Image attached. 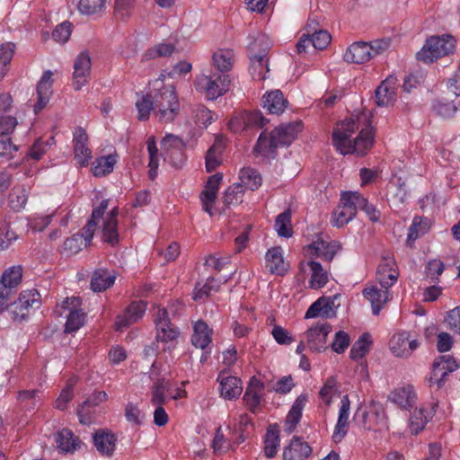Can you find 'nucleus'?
Wrapping results in <instances>:
<instances>
[{
	"label": "nucleus",
	"instance_id": "54",
	"mask_svg": "<svg viewBox=\"0 0 460 460\" xmlns=\"http://www.w3.org/2000/svg\"><path fill=\"white\" fill-rule=\"evenodd\" d=\"M146 147L149 155V171L148 175L151 180H155L157 176V169L159 166V155L158 149L156 146V139L154 136H151L146 140Z\"/></svg>",
	"mask_w": 460,
	"mask_h": 460
},
{
	"label": "nucleus",
	"instance_id": "36",
	"mask_svg": "<svg viewBox=\"0 0 460 460\" xmlns=\"http://www.w3.org/2000/svg\"><path fill=\"white\" fill-rule=\"evenodd\" d=\"M288 102L279 90L267 92L262 96V106L270 113L280 114L287 108Z\"/></svg>",
	"mask_w": 460,
	"mask_h": 460
},
{
	"label": "nucleus",
	"instance_id": "50",
	"mask_svg": "<svg viewBox=\"0 0 460 460\" xmlns=\"http://www.w3.org/2000/svg\"><path fill=\"white\" fill-rule=\"evenodd\" d=\"M239 181L237 184H242L243 190H254L261 186L262 179L255 169L243 168L239 173Z\"/></svg>",
	"mask_w": 460,
	"mask_h": 460
},
{
	"label": "nucleus",
	"instance_id": "48",
	"mask_svg": "<svg viewBox=\"0 0 460 460\" xmlns=\"http://www.w3.org/2000/svg\"><path fill=\"white\" fill-rule=\"evenodd\" d=\"M29 190L25 186H15L9 194L8 204L14 212H20L25 208L28 200Z\"/></svg>",
	"mask_w": 460,
	"mask_h": 460
},
{
	"label": "nucleus",
	"instance_id": "56",
	"mask_svg": "<svg viewBox=\"0 0 460 460\" xmlns=\"http://www.w3.org/2000/svg\"><path fill=\"white\" fill-rule=\"evenodd\" d=\"M106 0H79L78 11L84 15L102 14L106 10Z\"/></svg>",
	"mask_w": 460,
	"mask_h": 460
},
{
	"label": "nucleus",
	"instance_id": "26",
	"mask_svg": "<svg viewBox=\"0 0 460 460\" xmlns=\"http://www.w3.org/2000/svg\"><path fill=\"white\" fill-rule=\"evenodd\" d=\"M4 125L0 129V158L10 159L18 151V147L13 144L10 134L17 125L15 118L8 116L4 119Z\"/></svg>",
	"mask_w": 460,
	"mask_h": 460
},
{
	"label": "nucleus",
	"instance_id": "55",
	"mask_svg": "<svg viewBox=\"0 0 460 460\" xmlns=\"http://www.w3.org/2000/svg\"><path fill=\"white\" fill-rule=\"evenodd\" d=\"M223 141L218 139L214 145L208 150L206 155V169L208 172H212L217 168L221 164L222 152H223Z\"/></svg>",
	"mask_w": 460,
	"mask_h": 460
},
{
	"label": "nucleus",
	"instance_id": "60",
	"mask_svg": "<svg viewBox=\"0 0 460 460\" xmlns=\"http://www.w3.org/2000/svg\"><path fill=\"white\" fill-rule=\"evenodd\" d=\"M18 239V234L10 228V221L4 218L0 225V250L8 249Z\"/></svg>",
	"mask_w": 460,
	"mask_h": 460
},
{
	"label": "nucleus",
	"instance_id": "1",
	"mask_svg": "<svg viewBox=\"0 0 460 460\" xmlns=\"http://www.w3.org/2000/svg\"><path fill=\"white\" fill-rule=\"evenodd\" d=\"M371 117V111H364L352 114L336 125L332 132V144L340 154L364 155L372 148L375 134Z\"/></svg>",
	"mask_w": 460,
	"mask_h": 460
},
{
	"label": "nucleus",
	"instance_id": "63",
	"mask_svg": "<svg viewBox=\"0 0 460 460\" xmlns=\"http://www.w3.org/2000/svg\"><path fill=\"white\" fill-rule=\"evenodd\" d=\"M108 394L105 392H97L93 394V398L84 402V405L78 410L77 415L82 424L89 425L92 418L88 416V406L93 402L94 404L106 401Z\"/></svg>",
	"mask_w": 460,
	"mask_h": 460
},
{
	"label": "nucleus",
	"instance_id": "58",
	"mask_svg": "<svg viewBox=\"0 0 460 460\" xmlns=\"http://www.w3.org/2000/svg\"><path fill=\"white\" fill-rule=\"evenodd\" d=\"M274 227L279 236L286 238L292 236L293 230L289 210H285L277 217Z\"/></svg>",
	"mask_w": 460,
	"mask_h": 460
},
{
	"label": "nucleus",
	"instance_id": "43",
	"mask_svg": "<svg viewBox=\"0 0 460 460\" xmlns=\"http://www.w3.org/2000/svg\"><path fill=\"white\" fill-rule=\"evenodd\" d=\"M116 438L107 431L96 432L93 436V443L97 450L102 455L111 456L115 448Z\"/></svg>",
	"mask_w": 460,
	"mask_h": 460
},
{
	"label": "nucleus",
	"instance_id": "17",
	"mask_svg": "<svg viewBox=\"0 0 460 460\" xmlns=\"http://www.w3.org/2000/svg\"><path fill=\"white\" fill-rule=\"evenodd\" d=\"M419 346V341L408 332L394 334L390 341L391 352L397 358H409Z\"/></svg>",
	"mask_w": 460,
	"mask_h": 460
},
{
	"label": "nucleus",
	"instance_id": "23",
	"mask_svg": "<svg viewBox=\"0 0 460 460\" xmlns=\"http://www.w3.org/2000/svg\"><path fill=\"white\" fill-rule=\"evenodd\" d=\"M146 311V304L143 301L132 302L125 312L117 316L115 328L117 331H122L129 325L139 321Z\"/></svg>",
	"mask_w": 460,
	"mask_h": 460
},
{
	"label": "nucleus",
	"instance_id": "3",
	"mask_svg": "<svg viewBox=\"0 0 460 460\" xmlns=\"http://www.w3.org/2000/svg\"><path fill=\"white\" fill-rule=\"evenodd\" d=\"M153 87L155 106V116L160 122L173 121L180 113L181 104L172 84L165 83L162 75L150 84Z\"/></svg>",
	"mask_w": 460,
	"mask_h": 460
},
{
	"label": "nucleus",
	"instance_id": "41",
	"mask_svg": "<svg viewBox=\"0 0 460 460\" xmlns=\"http://www.w3.org/2000/svg\"><path fill=\"white\" fill-rule=\"evenodd\" d=\"M57 447L65 453L74 452L80 447V440L70 429H63L55 435Z\"/></svg>",
	"mask_w": 460,
	"mask_h": 460
},
{
	"label": "nucleus",
	"instance_id": "53",
	"mask_svg": "<svg viewBox=\"0 0 460 460\" xmlns=\"http://www.w3.org/2000/svg\"><path fill=\"white\" fill-rule=\"evenodd\" d=\"M430 220L426 217H414L409 228L407 243L411 244L420 236L425 234L430 228Z\"/></svg>",
	"mask_w": 460,
	"mask_h": 460
},
{
	"label": "nucleus",
	"instance_id": "40",
	"mask_svg": "<svg viewBox=\"0 0 460 460\" xmlns=\"http://www.w3.org/2000/svg\"><path fill=\"white\" fill-rule=\"evenodd\" d=\"M212 330L203 321H198L193 326L191 342L196 348L206 349L212 341Z\"/></svg>",
	"mask_w": 460,
	"mask_h": 460
},
{
	"label": "nucleus",
	"instance_id": "13",
	"mask_svg": "<svg viewBox=\"0 0 460 460\" xmlns=\"http://www.w3.org/2000/svg\"><path fill=\"white\" fill-rule=\"evenodd\" d=\"M438 403L421 404L416 407L411 413L408 420V429L412 435H418L433 418Z\"/></svg>",
	"mask_w": 460,
	"mask_h": 460
},
{
	"label": "nucleus",
	"instance_id": "18",
	"mask_svg": "<svg viewBox=\"0 0 460 460\" xmlns=\"http://www.w3.org/2000/svg\"><path fill=\"white\" fill-rule=\"evenodd\" d=\"M154 321L157 341L164 343H173L179 336V332L171 324L167 311L164 308L158 307Z\"/></svg>",
	"mask_w": 460,
	"mask_h": 460
},
{
	"label": "nucleus",
	"instance_id": "33",
	"mask_svg": "<svg viewBox=\"0 0 460 460\" xmlns=\"http://www.w3.org/2000/svg\"><path fill=\"white\" fill-rule=\"evenodd\" d=\"M263 394V383L256 376H252L249 381L248 386L243 395V400L253 412L260 406Z\"/></svg>",
	"mask_w": 460,
	"mask_h": 460
},
{
	"label": "nucleus",
	"instance_id": "28",
	"mask_svg": "<svg viewBox=\"0 0 460 460\" xmlns=\"http://www.w3.org/2000/svg\"><path fill=\"white\" fill-rule=\"evenodd\" d=\"M397 78L394 75L387 76L376 89L375 102L379 107L393 105L396 100Z\"/></svg>",
	"mask_w": 460,
	"mask_h": 460
},
{
	"label": "nucleus",
	"instance_id": "64",
	"mask_svg": "<svg viewBox=\"0 0 460 460\" xmlns=\"http://www.w3.org/2000/svg\"><path fill=\"white\" fill-rule=\"evenodd\" d=\"M244 190L242 184L234 183L228 187L224 194V201L227 206L237 205L243 201Z\"/></svg>",
	"mask_w": 460,
	"mask_h": 460
},
{
	"label": "nucleus",
	"instance_id": "2",
	"mask_svg": "<svg viewBox=\"0 0 460 460\" xmlns=\"http://www.w3.org/2000/svg\"><path fill=\"white\" fill-rule=\"evenodd\" d=\"M301 129V121H295L287 125H279L270 133L263 132L260 135L253 151L257 156L263 159H273L279 146L290 145Z\"/></svg>",
	"mask_w": 460,
	"mask_h": 460
},
{
	"label": "nucleus",
	"instance_id": "52",
	"mask_svg": "<svg viewBox=\"0 0 460 460\" xmlns=\"http://www.w3.org/2000/svg\"><path fill=\"white\" fill-rule=\"evenodd\" d=\"M55 145L54 137H49L47 139L40 137L35 140L30 147L26 156L35 161L40 160L43 155Z\"/></svg>",
	"mask_w": 460,
	"mask_h": 460
},
{
	"label": "nucleus",
	"instance_id": "35",
	"mask_svg": "<svg viewBox=\"0 0 460 460\" xmlns=\"http://www.w3.org/2000/svg\"><path fill=\"white\" fill-rule=\"evenodd\" d=\"M306 402L307 395L302 394L296 399L291 406L285 421V431L288 434L292 433L299 423Z\"/></svg>",
	"mask_w": 460,
	"mask_h": 460
},
{
	"label": "nucleus",
	"instance_id": "11",
	"mask_svg": "<svg viewBox=\"0 0 460 460\" xmlns=\"http://www.w3.org/2000/svg\"><path fill=\"white\" fill-rule=\"evenodd\" d=\"M40 305V296L36 289L22 291L17 301L12 306L10 313L14 321L25 319L31 310L39 308Z\"/></svg>",
	"mask_w": 460,
	"mask_h": 460
},
{
	"label": "nucleus",
	"instance_id": "12",
	"mask_svg": "<svg viewBox=\"0 0 460 460\" xmlns=\"http://www.w3.org/2000/svg\"><path fill=\"white\" fill-rule=\"evenodd\" d=\"M361 419L364 429L373 431H380L387 429L385 412L381 405L374 404L368 411L358 408L355 412L354 419Z\"/></svg>",
	"mask_w": 460,
	"mask_h": 460
},
{
	"label": "nucleus",
	"instance_id": "29",
	"mask_svg": "<svg viewBox=\"0 0 460 460\" xmlns=\"http://www.w3.org/2000/svg\"><path fill=\"white\" fill-rule=\"evenodd\" d=\"M417 393L412 385L407 384L394 388L389 400L401 409L409 410L417 402Z\"/></svg>",
	"mask_w": 460,
	"mask_h": 460
},
{
	"label": "nucleus",
	"instance_id": "59",
	"mask_svg": "<svg viewBox=\"0 0 460 460\" xmlns=\"http://www.w3.org/2000/svg\"><path fill=\"white\" fill-rule=\"evenodd\" d=\"M371 346V340L368 334H363L352 345L349 352L350 358L358 360L363 358L369 351Z\"/></svg>",
	"mask_w": 460,
	"mask_h": 460
},
{
	"label": "nucleus",
	"instance_id": "62",
	"mask_svg": "<svg viewBox=\"0 0 460 460\" xmlns=\"http://www.w3.org/2000/svg\"><path fill=\"white\" fill-rule=\"evenodd\" d=\"M211 446L215 454L221 455L227 452L229 449L233 448V447H235L236 445L233 443L231 438L230 440L226 438L222 428L219 427L217 429L215 432V436L212 440Z\"/></svg>",
	"mask_w": 460,
	"mask_h": 460
},
{
	"label": "nucleus",
	"instance_id": "6",
	"mask_svg": "<svg viewBox=\"0 0 460 460\" xmlns=\"http://www.w3.org/2000/svg\"><path fill=\"white\" fill-rule=\"evenodd\" d=\"M456 39L449 35L431 36L427 39L421 49L417 53V58L426 64L446 57L455 51Z\"/></svg>",
	"mask_w": 460,
	"mask_h": 460
},
{
	"label": "nucleus",
	"instance_id": "42",
	"mask_svg": "<svg viewBox=\"0 0 460 460\" xmlns=\"http://www.w3.org/2000/svg\"><path fill=\"white\" fill-rule=\"evenodd\" d=\"M117 162L118 156L115 153L98 157L93 163L92 172L96 177L105 176L113 171Z\"/></svg>",
	"mask_w": 460,
	"mask_h": 460
},
{
	"label": "nucleus",
	"instance_id": "37",
	"mask_svg": "<svg viewBox=\"0 0 460 460\" xmlns=\"http://www.w3.org/2000/svg\"><path fill=\"white\" fill-rule=\"evenodd\" d=\"M190 116L193 123L199 128H207L217 116L203 104H195L190 107Z\"/></svg>",
	"mask_w": 460,
	"mask_h": 460
},
{
	"label": "nucleus",
	"instance_id": "8",
	"mask_svg": "<svg viewBox=\"0 0 460 460\" xmlns=\"http://www.w3.org/2000/svg\"><path fill=\"white\" fill-rule=\"evenodd\" d=\"M357 201L363 202L361 193L358 191H343L341 201L332 215V224L336 227H342L350 222L357 215Z\"/></svg>",
	"mask_w": 460,
	"mask_h": 460
},
{
	"label": "nucleus",
	"instance_id": "21",
	"mask_svg": "<svg viewBox=\"0 0 460 460\" xmlns=\"http://www.w3.org/2000/svg\"><path fill=\"white\" fill-rule=\"evenodd\" d=\"M252 427L251 417L247 413H242L229 420L227 429L230 431L231 439L234 445H240L245 441L249 435V429Z\"/></svg>",
	"mask_w": 460,
	"mask_h": 460
},
{
	"label": "nucleus",
	"instance_id": "10",
	"mask_svg": "<svg viewBox=\"0 0 460 460\" xmlns=\"http://www.w3.org/2000/svg\"><path fill=\"white\" fill-rule=\"evenodd\" d=\"M185 143L174 135H166L162 140L164 161L174 168H181L186 162Z\"/></svg>",
	"mask_w": 460,
	"mask_h": 460
},
{
	"label": "nucleus",
	"instance_id": "45",
	"mask_svg": "<svg viewBox=\"0 0 460 460\" xmlns=\"http://www.w3.org/2000/svg\"><path fill=\"white\" fill-rule=\"evenodd\" d=\"M213 66L221 73L229 71L234 65V52L230 49H218L212 56Z\"/></svg>",
	"mask_w": 460,
	"mask_h": 460
},
{
	"label": "nucleus",
	"instance_id": "47",
	"mask_svg": "<svg viewBox=\"0 0 460 460\" xmlns=\"http://www.w3.org/2000/svg\"><path fill=\"white\" fill-rule=\"evenodd\" d=\"M115 275L105 270H95L91 280V288L94 292H102L114 284Z\"/></svg>",
	"mask_w": 460,
	"mask_h": 460
},
{
	"label": "nucleus",
	"instance_id": "46",
	"mask_svg": "<svg viewBox=\"0 0 460 460\" xmlns=\"http://www.w3.org/2000/svg\"><path fill=\"white\" fill-rule=\"evenodd\" d=\"M22 277V270L21 266H12L8 268L2 275L0 287H4L7 291L13 294L14 289L19 285Z\"/></svg>",
	"mask_w": 460,
	"mask_h": 460
},
{
	"label": "nucleus",
	"instance_id": "9",
	"mask_svg": "<svg viewBox=\"0 0 460 460\" xmlns=\"http://www.w3.org/2000/svg\"><path fill=\"white\" fill-rule=\"evenodd\" d=\"M60 315L66 317V332H77L85 323L86 314L82 309V300L76 296L67 297L61 305Z\"/></svg>",
	"mask_w": 460,
	"mask_h": 460
},
{
	"label": "nucleus",
	"instance_id": "20",
	"mask_svg": "<svg viewBox=\"0 0 460 460\" xmlns=\"http://www.w3.org/2000/svg\"><path fill=\"white\" fill-rule=\"evenodd\" d=\"M331 331V325L325 323L311 326L305 333L310 349L318 352L324 350L327 348V336Z\"/></svg>",
	"mask_w": 460,
	"mask_h": 460
},
{
	"label": "nucleus",
	"instance_id": "51",
	"mask_svg": "<svg viewBox=\"0 0 460 460\" xmlns=\"http://www.w3.org/2000/svg\"><path fill=\"white\" fill-rule=\"evenodd\" d=\"M279 447V433L276 426L270 425L264 438V454L268 458L274 457Z\"/></svg>",
	"mask_w": 460,
	"mask_h": 460
},
{
	"label": "nucleus",
	"instance_id": "5",
	"mask_svg": "<svg viewBox=\"0 0 460 460\" xmlns=\"http://www.w3.org/2000/svg\"><path fill=\"white\" fill-rule=\"evenodd\" d=\"M390 40L376 39L369 42L356 41L350 44L344 53L343 58L351 64H365L385 53L390 48Z\"/></svg>",
	"mask_w": 460,
	"mask_h": 460
},
{
	"label": "nucleus",
	"instance_id": "16",
	"mask_svg": "<svg viewBox=\"0 0 460 460\" xmlns=\"http://www.w3.org/2000/svg\"><path fill=\"white\" fill-rule=\"evenodd\" d=\"M458 368L456 359L450 355L440 356L433 363V369L429 377L430 385L440 388L449 373Z\"/></svg>",
	"mask_w": 460,
	"mask_h": 460
},
{
	"label": "nucleus",
	"instance_id": "27",
	"mask_svg": "<svg viewBox=\"0 0 460 460\" xmlns=\"http://www.w3.org/2000/svg\"><path fill=\"white\" fill-rule=\"evenodd\" d=\"M336 296H322L314 302L305 312V318L312 319L317 316L332 318L336 315Z\"/></svg>",
	"mask_w": 460,
	"mask_h": 460
},
{
	"label": "nucleus",
	"instance_id": "57",
	"mask_svg": "<svg viewBox=\"0 0 460 460\" xmlns=\"http://www.w3.org/2000/svg\"><path fill=\"white\" fill-rule=\"evenodd\" d=\"M15 45L12 42H5L0 45V81L8 71L9 64L13 57Z\"/></svg>",
	"mask_w": 460,
	"mask_h": 460
},
{
	"label": "nucleus",
	"instance_id": "19",
	"mask_svg": "<svg viewBox=\"0 0 460 460\" xmlns=\"http://www.w3.org/2000/svg\"><path fill=\"white\" fill-rule=\"evenodd\" d=\"M399 270L393 257H384L380 261L376 274L377 283L385 288H391L397 281Z\"/></svg>",
	"mask_w": 460,
	"mask_h": 460
},
{
	"label": "nucleus",
	"instance_id": "25",
	"mask_svg": "<svg viewBox=\"0 0 460 460\" xmlns=\"http://www.w3.org/2000/svg\"><path fill=\"white\" fill-rule=\"evenodd\" d=\"M302 271L308 270L310 273L309 286L311 288L319 289L324 287L329 281V273L323 268L321 263L308 259L300 262Z\"/></svg>",
	"mask_w": 460,
	"mask_h": 460
},
{
	"label": "nucleus",
	"instance_id": "32",
	"mask_svg": "<svg viewBox=\"0 0 460 460\" xmlns=\"http://www.w3.org/2000/svg\"><path fill=\"white\" fill-rule=\"evenodd\" d=\"M266 268L270 273L283 276L289 265L284 259L283 250L279 246L271 247L265 254Z\"/></svg>",
	"mask_w": 460,
	"mask_h": 460
},
{
	"label": "nucleus",
	"instance_id": "61",
	"mask_svg": "<svg viewBox=\"0 0 460 460\" xmlns=\"http://www.w3.org/2000/svg\"><path fill=\"white\" fill-rule=\"evenodd\" d=\"M219 282L216 279H208L201 287L200 284L195 287L193 299L199 301L208 297L212 293L217 292L219 289Z\"/></svg>",
	"mask_w": 460,
	"mask_h": 460
},
{
	"label": "nucleus",
	"instance_id": "15",
	"mask_svg": "<svg viewBox=\"0 0 460 460\" xmlns=\"http://www.w3.org/2000/svg\"><path fill=\"white\" fill-rule=\"evenodd\" d=\"M92 69V61L87 51L80 52L74 61L73 87L75 91L81 90L87 84Z\"/></svg>",
	"mask_w": 460,
	"mask_h": 460
},
{
	"label": "nucleus",
	"instance_id": "24",
	"mask_svg": "<svg viewBox=\"0 0 460 460\" xmlns=\"http://www.w3.org/2000/svg\"><path fill=\"white\" fill-rule=\"evenodd\" d=\"M364 297L371 304L372 312L377 315L383 306L392 298L390 288H385L377 285L370 284L363 289Z\"/></svg>",
	"mask_w": 460,
	"mask_h": 460
},
{
	"label": "nucleus",
	"instance_id": "7",
	"mask_svg": "<svg viewBox=\"0 0 460 460\" xmlns=\"http://www.w3.org/2000/svg\"><path fill=\"white\" fill-rule=\"evenodd\" d=\"M230 77L225 74H201L197 76L194 86L208 101H214L224 95L230 85Z\"/></svg>",
	"mask_w": 460,
	"mask_h": 460
},
{
	"label": "nucleus",
	"instance_id": "4",
	"mask_svg": "<svg viewBox=\"0 0 460 460\" xmlns=\"http://www.w3.org/2000/svg\"><path fill=\"white\" fill-rule=\"evenodd\" d=\"M109 200L104 199L101 202L100 206L93 209L92 218L84 227V233L81 235L84 236V240L88 244L93 236L95 226L102 221V240L111 245H115L119 242V234L117 228V216L118 208H113L109 213L104 216L106 209L108 208Z\"/></svg>",
	"mask_w": 460,
	"mask_h": 460
},
{
	"label": "nucleus",
	"instance_id": "38",
	"mask_svg": "<svg viewBox=\"0 0 460 460\" xmlns=\"http://www.w3.org/2000/svg\"><path fill=\"white\" fill-rule=\"evenodd\" d=\"M250 73L253 80L263 81L269 74L268 59L265 50L260 54L250 55Z\"/></svg>",
	"mask_w": 460,
	"mask_h": 460
},
{
	"label": "nucleus",
	"instance_id": "49",
	"mask_svg": "<svg viewBox=\"0 0 460 460\" xmlns=\"http://www.w3.org/2000/svg\"><path fill=\"white\" fill-rule=\"evenodd\" d=\"M172 384L165 379L158 380L152 389L151 403L163 405L170 400Z\"/></svg>",
	"mask_w": 460,
	"mask_h": 460
},
{
	"label": "nucleus",
	"instance_id": "34",
	"mask_svg": "<svg viewBox=\"0 0 460 460\" xmlns=\"http://www.w3.org/2000/svg\"><path fill=\"white\" fill-rule=\"evenodd\" d=\"M312 453L311 447L302 439L294 438L283 450L284 460H305Z\"/></svg>",
	"mask_w": 460,
	"mask_h": 460
},
{
	"label": "nucleus",
	"instance_id": "31",
	"mask_svg": "<svg viewBox=\"0 0 460 460\" xmlns=\"http://www.w3.org/2000/svg\"><path fill=\"white\" fill-rule=\"evenodd\" d=\"M221 396L226 400L238 398L243 391L242 381L236 376H228L226 372L218 375Z\"/></svg>",
	"mask_w": 460,
	"mask_h": 460
},
{
	"label": "nucleus",
	"instance_id": "44",
	"mask_svg": "<svg viewBox=\"0 0 460 460\" xmlns=\"http://www.w3.org/2000/svg\"><path fill=\"white\" fill-rule=\"evenodd\" d=\"M136 109L139 120H147L151 111H155L153 87H151L149 93L138 96L136 102Z\"/></svg>",
	"mask_w": 460,
	"mask_h": 460
},
{
	"label": "nucleus",
	"instance_id": "22",
	"mask_svg": "<svg viewBox=\"0 0 460 460\" xmlns=\"http://www.w3.org/2000/svg\"><path fill=\"white\" fill-rule=\"evenodd\" d=\"M53 73L50 70L45 71L42 74L36 88L37 102L33 105V111L35 113L40 112L49 102L53 94Z\"/></svg>",
	"mask_w": 460,
	"mask_h": 460
},
{
	"label": "nucleus",
	"instance_id": "30",
	"mask_svg": "<svg viewBox=\"0 0 460 460\" xmlns=\"http://www.w3.org/2000/svg\"><path fill=\"white\" fill-rule=\"evenodd\" d=\"M263 119L260 111H243L234 116L229 121L228 126L233 132L238 133L253 126L262 127L264 125Z\"/></svg>",
	"mask_w": 460,
	"mask_h": 460
},
{
	"label": "nucleus",
	"instance_id": "39",
	"mask_svg": "<svg viewBox=\"0 0 460 460\" xmlns=\"http://www.w3.org/2000/svg\"><path fill=\"white\" fill-rule=\"evenodd\" d=\"M388 199L394 206L399 207L403 204L407 199V190L405 189V181L402 178H392L387 184Z\"/></svg>",
	"mask_w": 460,
	"mask_h": 460
},
{
	"label": "nucleus",
	"instance_id": "14",
	"mask_svg": "<svg viewBox=\"0 0 460 460\" xmlns=\"http://www.w3.org/2000/svg\"><path fill=\"white\" fill-rule=\"evenodd\" d=\"M341 250V245L339 242L317 238L304 248V254L307 259H313V257L316 256L330 261Z\"/></svg>",
	"mask_w": 460,
	"mask_h": 460
}]
</instances>
